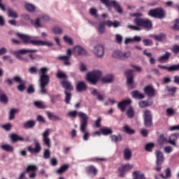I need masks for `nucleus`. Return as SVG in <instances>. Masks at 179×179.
Instances as JSON below:
<instances>
[{
	"label": "nucleus",
	"mask_w": 179,
	"mask_h": 179,
	"mask_svg": "<svg viewBox=\"0 0 179 179\" xmlns=\"http://www.w3.org/2000/svg\"><path fill=\"white\" fill-rule=\"evenodd\" d=\"M106 24L108 27H120V22L118 21L112 22L111 20H107L106 21Z\"/></svg>",
	"instance_id": "obj_28"
},
{
	"label": "nucleus",
	"mask_w": 179,
	"mask_h": 179,
	"mask_svg": "<svg viewBox=\"0 0 179 179\" xmlns=\"http://www.w3.org/2000/svg\"><path fill=\"white\" fill-rule=\"evenodd\" d=\"M35 125H36V122H34V120H29L24 124L23 128H24V129H29L30 128H34Z\"/></svg>",
	"instance_id": "obj_34"
},
{
	"label": "nucleus",
	"mask_w": 179,
	"mask_h": 179,
	"mask_svg": "<svg viewBox=\"0 0 179 179\" xmlns=\"http://www.w3.org/2000/svg\"><path fill=\"white\" fill-rule=\"evenodd\" d=\"M131 55V52H122V59H127V58H130Z\"/></svg>",
	"instance_id": "obj_60"
},
{
	"label": "nucleus",
	"mask_w": 179,
	"mask_h": 179,
	"mask_svg": "<svg viewBox=\"0 0 179 179\" xmlns=\"http://www.w3.org/2000/svg\"><path fill=\"white\" fill-rule=\"evenodd\" d=\"M143 92L148 97H155L156 90L152 85H147L143 88Z\"/></svg>",
	"instance_id": "obj_13"
},
{
	"label": "nucleus",
	"mask_w": 179,
	"mask_h": 179,
	"mask_svg": "<svg viewBox=\"0 0 179 179\" xmlns=\"http://www.w3.org/2000/svg\"><path fill=\"white\" fill-rule=\"evenodd\" d=\"M78 117L81 118L80 120V131L83 134V141H89V137L90 136V134L89 131H87V120L89 117L87 115L84 113L83 112H80L78 113Z\"/></svg>",
	"instance_id": "obj_4"
},
{
	"label": "nucleus",
	"mask_w": 179,
	"mask_h": 179,
	"mask_svg": "<svg viewBox=\"0 0 179 179\" xmlns=\"http://www.w3.org/2000/svg\"><path fill=\"white\" fill-rule=\"evenodd\" d=\"M25 9H27L28 12H34V10H36V6L31 3H26Z\"/></svg>",
	"instance_id": "obj_47"
},
{
	"label": "nucleus",
	"mask_w": 179,
	"mask_h": 179,
	"mask_svg": "<svg viewBox=\"0 0 179 179\" xmlns=\"http://www.w3.org/2000/svg\"><path fill=\"white\" fill-rule=\"evenodd\" d=\"M7 15L8 17H12L13 19H17V17H19L17 13H16V11L12 8H8L7 10Z\"/></svg>",
	"instance_id": "obj_26"
},
{
	"label": "nucleus",
	"mask_w": 179,
	"mask_h": 179,
	"mask_svg": "<svg viewBox=\"0 0 179 179\" xmlns=\"http://www.w3.org/2000/svg\"><path fill=\"white\" fill-rule=\"evenodd\" d=\"M134 168L133 165H131L129 164H127L124 166H122L119 168V176L121 178H124L125 176V171H129V170H131V169Z\"/></svg>",
	"instance_id": "obj_16"
},
{
	"label": "nucleus",
	"mask_w": 179,
	"mask_h": 179,
	"mask_svg": "<svg viewBox=\"0 0 179 179\" xmlns=\"http://www.w3.org/2000/svg\"><path fill=\"white\" fill-rule=\"evenodd\" d=\"M159 69H166L168 71V72H176V70L174 69V65L170 66L169 67L163 66V65H158L157 66Z\"/></svg>",
	"instance_id": "obj_37"
},
{
	"label": "nucleus",
	"mask_w": 179,
	"mask_h": 179,
	"mask_svg": "<svg viewBox=\"0 0 179 179\" xmlns=\"http://www.w3.org/2000/svg\"><path fill=\"white\" fill-rule=\"evenodd\" d=\"M59 97H61L60 94L50 95V99L52 104L57 103V101H58V99H59Z\"/></svg>",
	"instance_id": "obj_44"
},
{
	"label": "nucleus",
	"mask_w": 179,
	"mask_h": 179,
	"mask_svg": "<svg viewBox=\"0 0 179 179\" xmlns=\"http://www.w3.org/2000/svg\"><path fill=\"white\" fill-rule=\"evenodd\" d=\"M38 50L36 49H22L17 51L13 52V55H15L16 58L18 59H23L24 61H26L27 62H29V59H22V55H26L27 53H31V52H37Z\"/></svg>",
	"instance_id": "obj_8"
},
{
	"label": "nucleus",
	"mask_w": 179,
	"mask_h": 179,
	"mask_svg": "<svg viewBox=\"0 0 179 179\" xmlns=\"http://www.w3.org/2000/svg\"><path fill=\"white\" fill-rule=\"evenodd\" d=\"M91 94L93 96H96L97 100L99 101H103L104 100V96L100 94V92H97V90L94 89L93 91L91 92Z\"/></svg>",
	"instance_id": "obj_33"
},
{
	"label": "nucleus",
	"mask_w": 179,
	"mask_h": 179,
	"mask_svg": "<svg viewBox=\"0 0 179 179\" xmlns=\"http://www.w3.org/2000/svg\"><path fill=\"white\" fill-rule=\"evenodd\" d=\"M173 30H179V19L175 20V23L173 26Z\"/></svg>",
	"instance_id": "obj_64"
},
{
	"label": "nucleus",
	"mask_w": 179,
	"mask_h": 179,
	"mask_svg": "<svg viewBox=\"0 0 179 179\" xmlns=\"http://www.w3.org/2000/svg\"><path fill=\"white\" fill-rule=\"evenodd\" d=\"M8 101H9V99L8 98V96L6 95V94H0V102L3 103V104L8 103Z\"/></svg>",
	"instance_id": "obj_42"
},
{
	"label": "nucleus",
	"mask_w": 179,
	"mask_h": 179,
	"mask_svg": "<svg viewBox=\"0 0 179 179\" xmlns=\"http://www.w3.org/2000/svg\"><path fill=\"white\" fill-rule=\"evenodd\" d=\"M64 94H66L64 101L66 104H69L71 103V99H72V94L71 92H68V91H64Z\"/></svg>",
	"instance_id": "obj_38"
},
{
	"label": "nucleus",
	"mask_w": 179,
	"mask_h": 179,
	"mask_svg": "<svg viewBox=\"0 0 179 179\" xmlns=\"http://www.w3.org/2000/svg\"><path fill=\"white\" fill-rule=\"evenodd\" d=\"M156 162L157 164H159V163H162L163 162H164V155H163V152H160V151H157L156 152Z\"/></svg>",
	"instance_id": "obj_24"
},
{
	"label": "nucleus",
	"mask_w": 179,
	"mask_h": 179,
	"mask_svg": "<svg viewBox=\"0 0 179 179\" xmlns=\"http://www.w3.org/2000/svg\"><path fill=\"white\" fill-rule=\"evenodd\" d=\"M90 14L91 16H94V17H99V15H97V10L94 8L90 9Z\"/></svg>",
	"instance_id": "obj_57"
},
{
	"label": "nucleus",
	"mask_w": 179,
	"mask_h": 179,
	"mask_svg": "<svg viewBox=\"0 0 179 179\" xmlns=\"http://www.w3.org/2000/svg\"><path fill=\"white\" fill-rule=\"evenodd\" d=\"M89 173L94 174V176H97V169L94 166H90L88 167Z\"/></svg>",
	"instance_id": "obj_55"
},
{
	"label": "nucleus",
	"mask_w": 179,
	"mask_h": 179,
	"mask_svg": "<svg viewBox=\"0 0 179 179\" xmlns=\"http://www.w3.org/2000/svg\"><path fill=\"white\" fill-rule=\"evenodd\" d=\"M167 90L170 96H174V94H176V92H177V87H169Z\"/></svg>",
	"instance_id": "obj_52"
},
{
	"label": "nucleus",
	"mask_w": 179,
	"mask_h": 179,
	"mask_svg": "<svg viewBox=\"0 0 179 179\" xmlns=\"http://www.w3.org/2000/svg\"><path fill=\"white\" fill-rule=\"evenodd\" d=\"M71 57H72V50L71 49H68L66 50V55L58 56L57 59H59V61H64V65H65V66H70L71 62L69 61V59H71Z\"/></svg>",
	"instance_id": "obj_10"
},
{
	"label": "nucleus",
	"mask_w": 179,
	"mask_h": 179,
	"mask_svg": "<svg viewBox=\"0 0 179 179\" xmlns=\"http://www.w3.org/2000/svg\"><path fill=\"white\" fill-rule=\"evenodd\" d=\"M112 57L113 58H118L119 59H122V52L120 50H115V52H113Z\"/></svg>",
	"instance_id": "obj_48"
},
{
	"label": "nucleus",
	"mask_w": 179,
	"mask_h": 179,
	"mask_svg": "<svg viewBox=\"0 0 179 179\" xmlns=\"http://www.w3.org/2000/svg\"><path fill=\"white\" fill-rule=\"evenodd\" d=\"M57 78L58 79H63L64 80H66V79L68 78V76L65 73L62 71H58L57 73Z\"/></svg>",
	"instance_id": "obj_46"
},
{
	"label": "nucleus",
	"mask_w": 179,
	"mask_h": 179,
	"mask_svg": "<svg viewBox=\"0 0 179 179\" xmlns=\"http://www.w3.org/2000/svg\"><path fill=\"white\" fill-rule=\"evenodd\" d=\"M74 51L78 55H87V52L80 46H75Z\"/></svg>",
	"instance_id": "obj_22"
},
{
	"label": "nucleus",
	"mask_w": 179,
	"mask_h": 179,
	"mask_svg": "<svg viewBox=\"0 0 179 179\" xmlns=\"http://www.w3.org/2000/svg\"><path fill=\"white\" fill-rule=\"evenodd\" d=\"M134 179H146L145 175L140 171H136L133 173Z\"/></svg>",
	"instance_id": "obj_29"
},
{
	"label": "nucleus",
	"mask_w": 179,
	"mask_h": 179,
	"mask_svg": "<svg viewBox=\"0 0 179 179\" xmlns=\"http://www.w3.org/2000/svg\"><path fill=\"white\" fill-rule=\"evenodd\" d=\"M30 171H31L32 173L37 171V166L34 165H29L27 167L26 173H30Z\"/></svg>",
	"instance_id": "obj_50"
},
{
	"label": "nucleus",
	"mask_w": 179,
	"mask_h": 179,
	"mask_svg": "<svg viewBox=\"0 0 179 179\" xmlns=\"http://www.w3.org/2000/svg\"><path fill=\"white\" fill-rule=\"evenodd\" d=\"M110 139H111L112 142L117 143L120 141H122V137L121 136V134H119L118 136L112 135V136H110Z\"/></svg>",
	"instance_id": "obj_49"
},
{
	"label": "nucleus",
	"mask_w": 179,
	"mask_h": 179,
	"mask_svg": "<svg viewBox=\"0 0 179 179\" xmlns=\"http://www.w3.org/2000/svg\"><path fill=\"white\" fill-rule=\"evenodd\" d=\"M127 76V83L129 89H134V71L127 70L124 72Z\"/></svg>",
	"instance_id": "obj_11"
},
{
	"label": "nucleus",
	"mask_w": 179,
	"mask_h": 179,
	"mask_svg": "<svg viewBox=\"0 0 179 179\" xmlns=\"http://www.w3.org/2000/svg\"><path fill=\"white\" fill-rule=\"evenodd\" d=\"M100 78H101V71L95 70L87 74V80L91 85H96Z\"/></svg>",
	"instance_id": "obj_5"
},
{
	"label": "nucleus",
	"mask_w": 179,
	"mask_h": 179,
	"mask_svg": "<svg viewBox=\"0 0 179 179\" xmlns=\"http://www.w3.org/2000/svg\"><path fill=\"white\" fill-rule=\"evenodd\" d=\"M153 38H155L156 41H162V40H164V38H166V34H159V35H154Z\"/></svg>",
	"instance_id": "obj_45"
},
{
	"label": "nucleus",
	"mask_w": 179,
	"mask_h": 179,
	"mask_svg": "<svg viewBox=\"0 0 179 179\" xmlns=\"http://www.w3.org/2000/svg\"><path fill=\"white\" fill-rule=\"evenodd\" d=\"M100 132L102 135L107 136L108 135H111V134H113V130L108 127H103L100 129Z\"/></svg>",
	"instance_id": "obj_31"
},
{
	"label": "nucleus",
	"mask_w": 179,
	"mask_h": 179,
	"mask_svg": "<svg viewBox=\"0 0 179 179\" xmlns=\"http://www.w3.org/2000/svg\"><path fill=\"white\" fill-rule=\"evenodd\" d=\"M52 31L55 34H61L62 33V29L59 27H55L52 29Z\"/></svg>",
	"instance_id": "obj_59"
},
{
	"label": "nucleus",
	"mask_w": 179,
	"mask_h": 179,
	"mask_svg": "<svg viewBox=\"0 0 179 179\" xmlns=\"http://www.w3.org/2000/svg\"><path fill=\"white\" fill-rule=\"evenodd\" d=\"M153 104V102H151L149 103L148 101H140L138 102V106L141 107V108H145V107H149L150 106H152Z\"/></svg>",
	"instance_id": "obj_39"
},
{
	"label": "nucleus",
	"mask_w": 179,
	"mask_h": 179,
	"mask_svg": "<svg viewBox=\"0 0 179 179\" xmlns=\"http://www.w3.org/2000/svg\"><path fill=\"white\" fill-rule=\"evenodd\" d=\"M155 148V143H149L146 144L145 149L147 152H152V149Z\"/></svg>",
	"instance_id": "obj_53"
},
{
	"label": "nucleus",
	"mask_w": 179,
	"mask_h": 179,
	"mask_svg": "<svg viewBox=\"0 0 179 179\" xmlns=\"http://www.w3.org/2000/svg\"><path fill=\"white\" fill-rule=\"evenodd\" d=\"M69 169V165L68 164H64L59 169L56 171L57 174H64L65 171H67Z\"/></svg>",
	"instance_id": "obj_30"
},
{
	"label": "nucleus",
	"mask_w": 179,
	"mask_h": 179,
	"mask_svg": "<svg viewBox=\"0 0 179 179\" xmlns=\"http://www.w3.org/2000/svg\"><path fill=\"white\" fill-rule=\"evenodd\" d=\"M131 103L132 101L131 99L123 100L118 103L117 108L119 110H120V111H122V113H124L127 107H128V106H131Z\"/></svg>",
	"instance_id": "obj_15"
},
{
	"label": "nucleus",
	"mask_w": 179,
	"mask_h": 179,
	"mask_svg": "<svg viewBox=\"0 0 179 179\" xmlns=\"http://www.w3.org/2000/svg\"><path fill=\"white\" fill-rule=\"evenodd\" d=\"M135 25H128L127 29L130 30H134L135 31H141L142 30L141 27L146 29L147 30H150L153 28V23L152 20L148 18H141L136 17L134 19Z\"/></svg>",
	"instance_id": "obj_1"
},
{
	"label": "nucleus",
	"mask_w": 179,
	"mask_h": 179,
	"mask_svg": "<svg viewBox=\"0 0 179 179\" xmlns=\"http://www.w3.org/2000/svg\"><path fill=\"white\" fill-rule=\"evenodd\" d=\"M167 137L164 136V134H160L158 140V145H159V146H163L164 143H167Z\"/></svg>",
	"instance_id": "obj_35"
},
{
	"label": "nucleus",
	"mask_w": 179,
	"mask_h": 179,
	"mask_svg": "<svg viewBox=\"0 0 179 179\" xmlns=\"http://www.w3.org/2000/svg\"><path fill=\"white\" fill-rule=\"evenodd\" d=\"M115 41L117 44H122V36L117 34L115 35Z\"/></svg>",
	"instance_id": "obj_61"
},
{
	"label": "nucleus",
	"mask_w": 179,
	"mask_h": 179,
	"mask_svg": "<svg viewBox=\"0 0 179 179\" xmlns=\"http://www.w3.org/2000/svg\"><path fill=\"white\" fill-rule=\"evenodd\" d=\"M94 52L96 57L101 58L104 55V46L102 45H97L94 47Z\"/></svg>",
	"instance_id": "obj_17"
},
{
	"label": "nucleus",
	"mask_w": 179,
	"mask_h": 179,
	"mask_svg": "<svg viewBox=\"0 0 179 179\" xmlns=\"http://www.w3.org/2000/svg\"><path fill=\"white\" fill-rule=\"evenodd\" d=\"M179 138V134L178 133H175L172 134L170 137V138L168 140L167 143H170V145H172V146L177 147V143L176 141L177 139Z\"/></svg>",
	"instance_id": "obj_19"
},
{
	"label": "nucleus",
	"mask_w": 179,
	"mask_h": 179,
	"mask_svg": "<svg viewBox=\"0 0 179 179\" xmlns=\"http://www.w3.org/2000/svg\"><path fill=\"white\" fill-rule=\"evenodd\" d=\"M76 92L80 93L82 92H86L87 90V85L83 81H80L76 85Z\"/></svg>",
	"instance_id": "obj_18"
},
{
	"label": "nucleus",
	"mask_w": 179,
	"mask_h": 179,
	"mask_svg": "<svg viewBox=\"0 0 179 179\" xmlns=\"http://www.w3.org/2000/svg\"><path fill=\"white\" fill-rule=\"evenodd\" d=\"M123 130L126 134H128V135H134L135 134V130L130 129L128 125H125L123 127Z\"/></svg>",
	"instance_id": "obj_41"
},
{
	"label": "nucleus",
	"mask_w": 179,
	"mask_h": 179,
	"mask_svg": "<svg viewBox=\"0 0 179 179\" xmlns=\"http://www.w3.org/2000/svg\"><path fill=\"white\" fill-rule=\"evenodd\" d=\"M28 152L31 155L38 154L41 152V144L37 140H34V148L28 146Z\"/></svg>",
	"instance_id": "obj_12"
},
{
	"label": "nucleus",
	"mask_w": 179,
	"mask_h": 179,
	"mask_svg": "<svg viewBox=\"0 0 179 179\" xmlns=\"http://www.w3.org/2000/svg\"><path fill=\"white\" fill-rule=\"evenodd\" d=\"M63 40L65 41V43L69 44V45H72L73 44V41L72 38L68 37L67 36H64Z\"/></svg>",
	"instance_id": "obj_56"
},
{
	"label": "nucleus",
	"mask_w": 179,
	"mask_h": 179,
	"mask_svg": "<svg viewBox=\"0 0 179 179\" xmlns=\"http://www.w3.org/2000/svg\"><path fill=\"white\" fill-rule=\"evenodd\" d=\"M106 22L103 21L99 23L96 30L99 34H104L106 33Z\"/></svg>",
	"instance_id": "obj_21"
},
{
	"label": "nucleus",
	"mask_w": 179,
	"mask_h": 179,
	"mask_svg": "<svg viewBox=\"0 0 179 179\" xmlns=\"http://www.w3.org/2000/svg\"><path fill=\"white\" fill-rule=\"evenodd\" d=\"M62 87L65 89L66 90H69L70 92L73 90V86H72V84L66 80H63L60 82Z\"/></svg>",
	"instance_id": "obj_20"
},
{
	"label": "nucleus",
	"mask_w": 179,
	"mask_h": 179,
	"mask_svg": "<svg viewBox=\"0 0 179 179\" xmlns=\"http://www.w3.org/2000/svg\"><path fill=\"white\" fill-rule=\"evenodd\" d=\"M131 96L134 99H136L137 100H142L143 99H145V95L140 93L138 90L131 92Z\"/></svg>",
	"instance_id": "obj_23"
},
{
	"label": "nucleus",
	"mask_w": 179,
	"mask_h": 179,
	"mask_svg": "<svg viewBox=\"0 0 179 179\" xmlns=\"http://www.w3.org/2000/svg\"><path fill=\"white\" fill-rule=\"evenodd\" d=\"M17 37L20 38V40L22 41V43L24 44H32V45H46L47 47H52L54 45V43L43 41L41 40H31V36L29 35H26L20 33H17Z\"/></svg>",
	"instance_id": "obj_3"
},
{
	"label": "nucleus",
	"mask_w": 179,
	"mask_h": 179,
	"mask_svg": "<svg viewBox=\"0 0 179 179\" xmlns=\"http://www.w3.org/2000/svg\"><path fill=\"white\" fill-rule=\"evenodd\" d=\"M101 3L107 6V8H110V6H113L114 9H115L117 13L121 15L122 13V8L118 2L116 1H110V0H99Z\"/></svg>",
	"instance_id": "obj_7"
},
{
	"label": "nucleus",
	"mask_w": 179,
	"mask_h": 179,
	"mask_svg": "<svg viewBox=\"0 0 179 179\" xmlns=\"http://www.w3.org/2000/svg\"><path fill=\"white\" fill-rule=\"evenodd\" d=\"M48 69L47 67H42L39 71V87L41 94H47L46 86L50 84V76L47 74Z\"/></svg>",
	"instance_id": "obj_2"
},
{
	"label": "nucleus",
	"mask_w": 179,
	"mask_h": 179,
	"mask_svg": "<svg viewBox=\"0 0 179 179\" xmlns=\"http://www.w3.org/2000/svg\"><path fill=\"white\" fill-rule=\"evenodd\" d=\"M51 156V152H50V150H45L43 152V159H50Z\"/></svg>",
	"instance_id": "obj_63"
},
{
	"label": "nucleus",
	"mask_w": 179,
	"mask_h": 179,
	"mask_svg": "<svg viewBox=\"0 0 179 179\" xmlns=\"http://www.w3.org/2000/svg\"><path fill=\"white\" fill-rule=\"evenodd\" d=\"M143 117L145 127H146V128L153 127V117H152V113L150 110H145Z\"/></svg>",
	"instance_id": "obj_9"
},
{
	"label": "nucleus",
	"mask_w": 179,
	"mask_h": 179,
	"mask_svg": "<svg viewBox=\"0 0 179 179\" xmlns=\"http://www.w3.org/2000/svg\"><path fill=\"white\" fill-rule=\"evenodd\" d=\"M48 136H50V129H48L42 134L43 142L47 148H51V140Z\"/></svg>",
	"instance_id": "obj_14"
},
{
	"label": "nucleus",
	"mask_w": 179,
	"mask_h": 179,
	"mask_svg": "<svg viewBox=\"0 0 179 179\" xmlns=\"http://www.w3.org/2000/svg\"><path fill=\"white\" fill-rule=\"evenodd\" d=\"M17 112V109H11L10 111V115H9V120H15V114H16Z\"/></svg>",
	"instance_id": "obj_54"
},
{
	"label": "nucleus",
	"mask_w": 179,
	"mask_h": 179,
	"mask_svg": "<svg viewBox=\"0 0 179 179\" xmlns=\"http://www.w3.org/2000/svg\"><path fill=\"white\" fill-rule=\"evenodd\" d=\"M1 148L3 150H5V152H13V146L8 145V144H4L1 145Z\"/></svg>",
	"instance_id": "obj_40"
},
{
	"label": "nucleus",
	"mask_w": 179,
	"mask_h": 179,
	"mask_svg": "<svg viewBox=\"0 0 179 179\" xmlns=\"http://www.w3.org/2000/svg\"><path fill=\"white\" fill-rule=\"evenodd\" d=\"M171 52H174V54H178L179 53V45H174L172 46V48H171Z\"/></svg>",
	"instance_id": "obj_62"
},
{
	"label": "nucleus",
	"mask_w": 179,
	"mask_h": 179,
	"mask_svg": "<svg viewBox=\"0 0 179 179\" xmlns=\"http://www.w3.org/2000/svg\"><path fill=\"white\" fill-rule=\"evenodd\" d=\"M113 80H114V76L113 75H108L102 78L103 83H111Z\"/></svg>",
	"instance_id": "obj_36"
},
{
	"label": "nucleus",
	"mask_w": 179,
	"mask_h": 179,
	"mask_svg": "<svg viewBox=\"0 0 179 179\" xmlns=\"http://www.w3.org/2000/svg\"><path fill=\"white\" fill-rule=\"evenodd\" d=\"M10 139L12 142H24V138L19 136V135L16 134H12L10 135Z\"/></svg>",
	"instance_id": "obj_25"
},
{
	"label": "nucleus",
	"mask_w": 179,
	"mask_h": 179,
	"mask_svg": "<svg viewBox=\"0 0 179 179\" xmlns=\"http://www.w3.org/2000/svg\"><path fill=\"white\" fill-rule=\"evenodd\" d=\"M171 55V53L166 52L164 55L160 56L158 58L159 62H164L166 61H169L170 59V56Z\"/></svg>",
	"instance_id": "obj_27"
},
{
	"label": "nucleus",
	"mask_w": 179,
	"mask_h": 179,
	"mask_svg": "<svg viewBox=\"0 0 179 179\" xmlns=\"http://www.w3.org/2000/svg\"><path fill=\"white\" fill-rule=\"evenodd\" d=\"M127 115L129 117V118H134V116L135 115V111L134 110V108H132V106H130L127 110Z\"/></svg>",
	"instance_id": "obj_43"
},
{
	"label": "nucleus",
	"mask_w": 179,
	"mask_h": 179,
	"mask_svg": "<svg viewBox=\"0 0 179 179\" xmlns=\"http://www.w3.org/2000/svg\"><path fill=\"white\" fill-rule=\"evenodd\" d=\"M30 22L34 26V27H36V29H38V27H41V24L40 23L39 18L36 19V22H34L33 20H31Z\"/></svg>",
	"instance_id": "obj_51"
},
{
	"label": "nucleus",
	"mask_w": 179,
	"mask_h": 179,
	"mask_svg": "<svg viewBox=\"0 0 179 179\" xmlns=\"http://www.w3.org/2000/svg\"><path fill=\"white\" fill-rule=\"evenodd\" d=\"M148 16L157 19H164L166 17V11L162 8H156L149 10Z\"/></svg>",
	"instance_id": "obj_6"
},
{
	"label": "nucleus",
	"mask_w": 179,
	"mask_h": 179,
	"mask_svg": "<svg viewBox=\"0 0 179 179\" xmlns=\"http://www.w3.org/2000/svg\"><path fill=\"white\" fill-rule=\"evenodd\" d=\"M17 89L19 92H24L26 90V85H24V81H23L22 83H20L19 85H17Z\"/></svg>",
	"instance_id": "obj_58"
},
{
	"label": "nucleus",
	"mask_w": 179,
	"mask_h": 179,
	"mask_svg": "<svg viewBox=\"0 0 179 179\" xmlns=\"http://www.w3.org/2000/svg\"><path fill=\"white\" fill-rule=\"evenodd\" d=\"M132 157V152L130 149L126 148L124 150V160H131Z\"/></svg>",
	"instance_id": "obj_32"
}]
</instances>
